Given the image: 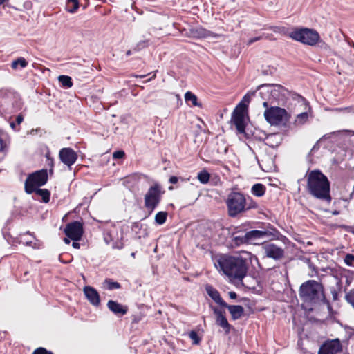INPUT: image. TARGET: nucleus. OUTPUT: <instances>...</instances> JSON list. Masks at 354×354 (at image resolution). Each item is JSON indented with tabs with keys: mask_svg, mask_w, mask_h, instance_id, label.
<instances>
[{
	"mask_svg": "<svg viewBox=\"0 0 354 354\" xmlns=\"http://www.w3.org/2000/svg\"><path fill=\"white\" fill-rule=\"evenodd\" d=\"M165 193L162 191L161 185L155 183L151 185L145 195V207L152 213L161 201L162 196Z\"/></svg>",
	"mask_w": 354,
	"mask_h": 354,
	"instance_id": "8",
	"label": "nucleus"
},
{
	"mask_svg": "<svg viewBox=\"0 0 354 354\" xmlns=\"http://www.w3.org/2000/svg\"><path fill=\"white\" fill-rule=\"evenodd\" d=\"M18 95L15 92L9 89H0V113L15 111L18 109Z\"/></svg>",
	"mask_w": 354,
	"mask_h": 354,
	"instance_id": "6",
	"label": "nucleus"
},
{
	"mask_svg": "<svg viewBox=\"0 0 354 354\" xmlns=\"http://www.w3.org/2000/svg\"><path fill=\"white\" fill-rule=\"evenodd\" d=\"M167 212H159L155 216V222L158 225H162L165 223L167 218Z\"/></svg>",
	"mask_w": 354,
	"mask_h": 354,
	"instance_id": "33",
	"label": "nucleus"
},
{
	"mask_svg": "<svg viewBox=\"0 0 354 354\" xmlns=\"http://www.w3.org/2000/svg\"><path fill=\"white\" fill-rule=\"evenodd\" d=\"M345 299L354 308V289L346 293Z\"/></svg>",
	"mask_w": 354,
	"mask_h": 354,
	"instance_id": "39",
	"label": "nucleus"
},
{
	"mask_svg": "<svg viewBox=\"0 0 354 354\" xmlns=\"http://www.w3.org/2000/svg\"><path fill=\"white\" fill-rule=\"evenodd\" d=\"M18 66H20L22 68H26L28 66V62L24 57H19L11 64L12 68L15 70L18 68Z\"/></svg>",
	"mask_w": 354,
	"mask_h": 354,
	"instance_id": "31",
	"label": "nucleus"
},
{
	"mask_svg": "<svg viewBox=\"0 0 354 354\" xmlns=\"http://www.w3.org/2000/svg\"><path fill=\"white\" fill-rule=\"evenodd\" d=\"M261 36H263V39H270V40H275L274 38H273V36L272 34H266V33H263L261 35Z\"/></svg>",
	"mask_w": 354,
	"mask_h": 354,
	"instance_id": "52",
	"label": "nucleus"
},
{
	"mask_svg": "<svg viewBox=\"0 0 354 354\" xmlns=\"http://www.w3.org/2000/svg\"><path fill=\"white\" fill-rule=\"evenodd\" d=\"M249 202H248L247 198H245V212L252 209H256L258 207V205L256 202H254L252 198L248 197Z\"/></svg>",
	"mask_w": 354,
	"mask_h": 354,
	"instance_id": "40",
	"label": "nucleus"
},
{
	"mask_svg": "<svg viewBox=\"0 0 354 354\" xmlns=\"http://www.w3.org/2000/svg\"><path fill=\"white\" fill-rule=\"evenodd\" d=\"M228 151V147H224V149H223V151H222L223 153L224 154H226Z\"/></svg>",
	"mask_w": 354,
	"mask_h": 354,
	"instance_id": "58",
	"label": "nucleus"
},
{
	"mask_svg": "<svg viewBox=\"0 0 354 354\" xmlns=\"http://www.w3.org/2000/svg\"><path fill=\"white\" fill-rule=\"evenodd\" d=\"M79 8L78 0H67L66 9L70 13H74Z\"/></svg>",
	"mask_w": 354,
	"mask_h": 354,
	"instance_id": "30",
	"label": "nucleus"
},
{
	"mask_svg": "<svg viewBox=\"0 0 354 354\" xmlns=\"http://www.w3.org/2000/svg\"><path fill=\"white\" fill-rule=\"evenodd\" d=\"M225 203L228 215L232 218L245 212V196L240 192H231L227 195Z\"/></svg>",
	"mask_w": 354,
	"mask_h": 354,
	"instance_id": "4",
	"label": "nucleus"
},
{
	"mask_svg": "<svg viewBox=\"0 0 354 354\" xmlns=\"http://www.w3.org/2000/svg\"><path fill=\"white\" fill-rule=\"evenodd\" d=\"M64 241L66 244H69V243H70V240H69L68 238H64Z\"/></svg>",
	"mask_w": 354,
	"mask_h": 354,
	"instance_id": "59",
	"label": "nucleus"
},
{
	"mask_svg": "<svg viewBox=\"0 0 354 354\" xmlns=\"http://www.w3.org/2000/svg\"><path fill=\"white\" fill-rule=\"evenodd\" d=\"M104 240L106 244H109L112 241L113 238L110 231H105L104 233Z\"/></svg>",
	"mask_w": 354,
	"mask_h": 354,
	"instance_id": "44",
	"label": "nucleus"
},
{
	"mask_svg": "<svg viewBox=\"0 0 354 354\" xmlns=\"http://www.w3.org/2000/svg\"><path fill=\"white\" fill-rule=\"evenodd\" d=\"M256 95H257V91H250V92L247 93L243 96V97L240 103H243L248 106L251 100L252 97H255Z\"/></svg>",
	"mask_w": 354,
	"mask_h": 354,
	"instance_id": "38",
	"label": "nucleus"
},
{
	"mask_svg": "<svg viewBox=\"0 0 354 354\" xmlns=\"http://www.w3.org/2000/svg\"><path fill=\"white\" fill-rule=\"evenodd\" d=\"M344 262L347 266H354V255L351 254H346L344 258Z\"/></svg>",
	"mask_w": 354,
	"mask_h": 354,
	"instance_id": "42",
	"label": "nucleus"
},
{
	"mask_svg": "<svg viewBox=\"0 0 354 354\" xmlns=\"http://www.w3.org/2000/svg\"><path fill=\"white\" fill-rule=\"evenodd\" d=\"M213 311L216 315V324L225 330V334H228L232 326L225 317V312L217 308H214Z\"/></svg>",
	"mask_w": 354,
	"mask_h": 354,
	"instance_id": "17",
	"label": "nucleus"
},
{
	"mask_svg": "<svg viewBox=\"0 0 354 354\" xmlns=\"http://www.w3.org/2000/svg\"><path fill=\"white\" fill-rule=\"evenodd\" d=\"M189 337L192 341V344L194 345L200 344L201 342V337L198 336V333L195 330H192L188 334Z\"/></svg>",
	"mask_w": 354,
	"mask_h": 354,
	"instance_id": "37",
	"label": "nucleus"
},
{
	"mask_svg": "<svg viewBox=\"0 0 354 354\" xmlns=\"http://www.w3.org/2000/svg\"><path fill=\"white\" fill-rule=\"evenodd\" d=\"M344 227L346 229L347 232L354 234V227L351 226H344Z\"/></svg>",
	"mask_w": 354,
	"mask_h": 354,
	"instance_id": "55",
	"label": "nucleus"
},
{
	"mask_svg": "<svg viewBox=\"0 0 354 354\" xmlns=\"http://www.w3.org/2000/svg\"><path fill=\"white\" fill-rule=\"evenodd\" d=\"M263 39V36H258V37H253V38H251L249 41H248V44L250 45L252 44H253L254 42L255 41H257L259 40H261V39Z\"/></svg>",
	"mask_w": 354,
	"mask_h": 354,
	"instance_id": "49",
	"label": "nucleus"
},
{
	"mask_svg": "<svg viewBox=\"0 0 354 354\" xmlns=\"http://www.w3.org/2000/svg\"><path fill=\"white\" fill-rule=\"evenodd\" d=\"M140 229L141 225L138 222H135L132 224L131 230L134 231L136 233H138Z\"/></svg>",
	"mask_w": 354,
	"mask_h": 354,
	"instance_id": "46",
	"label": "nucleus"
},
{
	"mask_svg": "<svg viewBox=\"0 0 354 354\" xmlns=\"http://www.w3.org/2000/svg\"><path fill=\"white\" fill-rule=\"evenodd\" d=\"M32 354H53V353L43 347H39L36 348Z\"/></svg>",
	"mask_w": 354,
	"mask_h": 354,
	"instance_id": "43",
	"label": "nucleus"
},
{
	"mask_svg": "<svg viewBox=\"0 0 354 354\" xmlns=\"http://www.w3.org/2000/svg\"><path fill=\"white\" fill-rule=\"evenodd\" d=\"M107 308L118 317H122L128 312V306L122 305L116 301L109 300L107 302Z\"/></svg>",
	"mask_w": 354,
	"mask_h": 354,
	"instance_id": "18",
	"label": "nucleus"
},
{
	"mask_svg": "<svg viewBox=\"0 0 354 354\" xmlns=\"http://www.w3.org/2000/svg\"><path fill=\"white\" fill-rule=\"evenodd\" d=\"M266 186L261 183H256L254 184L251 189V192L253 195L261 197L265 194L266 192Z\"/></svg>",
	"mask_w": 354,
	"mask_h": 354,
	"instance_id": "26",
	"label": "nucleus"
},
{
	"mask_svg": "<svg viewBox=\"0 0 354 354\" xmlns=\"http://www.w3.org/2000/svg\"><path fill=\"white\" fill-rule=\"evenodd\" d=\"M60 161L66 165L69 169L73 165L77 160V153L71 147H64L60 149L59 152Z\"/></svg>",
	"mask_w": 354,
	"mask_h": 354,
	"instance_id": "13",
	"label": "nucleus"
},
{
	"mask_svg": "<svg viewBox=\"0 0 354 354\" xmlns=\"http://www.w3.org/2000/svg\"><path fill=\"white\" fill-rule=\"evenodd\" d=\"M197 178L202 184H206L209 180L210 175L206 170L203 169L198 174Z\"/></svg>",
	"mask_w": 354,
	"mask_h": 354,
	"instance_id": "35",
	"label": "nucleus"
},
{
	"mask_svg": "<svg viewBox=\"0 0 354 354\" xmlns=\"http://www.w3.org/2000/svg\"><path fill=\"white\" fill-rule=\"evenodd\" d=\"M131 55V50H129L126 53L127 56H130Z\"/></svg>",
	"mask_w": 354,
	"mask_h": 354,
	"instance_id": "60",
	"label": "nucleus"
},
{
	"mask_svg": "<svg viewBox=\"0 0 354 354\" xmlns=\"http://www.w3.org/2000/svg\"><path fill=\"white\" fill-rule=\"evenodd\" d=\"M321 46H324L325 48L328 47L327 44H326L324 42H322V45Z\"/></svg>",
	"mask_w": 354,
	"mask_h": 354,
	"instance_id": "62",
	"label": "nucleus"
},
{
	"mask_svg": "<svg viewBox=\"0 0 354 354\" xmlns=\"http://www.w3.org/2000/svg\"><path fill=\"white\" fill-rule=\"evenodd\" d=\"M6 145L2 138V133L0 131V151H3L4 148L6 147Z\"/></svg>",
	"mask_w": 354,
	"mask_h": 354,
	"instance_id": "48",
	"label": "nucleus"
},
{
	"mask_svg": "<svg viewBox=\"0 0 354 354\" xmlns=\"http://www.w3.org/2000/svg\"><path fill=\"white\" fill-rule=\"evenodd\" d=\"M46 157L47 158L48 165L51 167V168L50 169V172H53V159L52 158H50V156L48 154L46 156Z\"/></svg>",
	"mask_w": 354,
	"mask_h": 354,
	"instance_id": "47",
	"label": "nucleus"
},
{
	"mask_svg": "<svg viewBox=\"0 0 354 354\" xmlns=\"http://www.w3.org/2000/svg\"><path fill=\"white\" fill-rule=\"evenodd\" d=\"M221 148H218V149H217V152H218V153H222V151H221Z\"/></svg>",
	"mask_w": 354,
	"mask_h": 354,
	"instance_id": "64",
	"label": "nucleus"
},
{
	"mask_svg": "<svg viewBox=\"0 0 354 354\" xmlns=\"http://www.w3.org/2000/svg\"><path fill=\"white\" fill-rule=\"evenodd\" d=\"M9 0H0V6L2 5L3 3H6V2H8Z\"/></svg>",
	"mask_w": 354,
	"mask_h": 354,
	"instance_id": "61",
	"label": "nucleus"
},
{
	"mask_svg": "<svg viewBox=\"0 0 354 354\" xmlns=\"http://www.w3.org/2000/svg\"><path fill=\"white\" fill-rule=\"evenodd\" d=\"M141 320V317L138 315L132 316V323L137 324Z\"/></svg>",
	"mask_w": 354,
	"mask_h": 354,
	"instance_id": "51",
	"label": "nucleus"
},
{
	"mask_svg": "<svg viewBox=\"0 0 354 354\" xmlns=\"http://www.w3.org/2000/svg\"><path fill=\"white\" fill-rule=\"evenodd\" d=\"M246 245L252 243L254 241L265 237H275L279 234L278 230L270 224H268L265 230H254L248 231L245 228Z\"/></svg>",
	"mask_w": 354,
	"mask_h": 354,
	"instance_id": "11",
	"label": "nucleus"
},
{
	"mask_svg": "<svg viewBox=\"0 0 354 354\" xmlns=\"http://www.w3.org/2000/svg\"><path fill=\"white\" fill-rule=\"evenodd\" d=\"M267 85L269 86L270 98L274 100H279L281 96H285L286 93L288 92L286 88L280 84H267Z\"/></svg>",
	"mask_w": 354,
	"mask_h": 354,
	"instance_id": "22",
	"label": "nucleus"
},
{
	"mask_svg": "<svg viewBox=\"0 0 354 354\" xmlns=\"http://www.w3.org/2000/svg\"><path fill=\"white\" fill-rule=\"evenodd\" d=\"M149 46V40H142L139 41L133 48L135 51H140V50L147 48Z\"/></svg>",
	"mask_w": 354,
	"mask_h": 354,
	"instance_id": "41",
	"label": "nucleus"
},
{
	"mask_svg": "<svg viewBox=\"0 0 354 354\" xmlns=\"http://www.w3.org/2000/svg\"><path fill=\"white\" fill-rule=\"evenodd\" d=\"M265 136H267L266 133H261V136H257V135H254V137L255 139L257 140H263L264 141V138H265Z\"/></svg>",
	"mask_w": 354,
	"mask_h": 354,
	"instance_id": "53",
	"label": "nucleus"
},
{
	"mask_svg": "<svg viewBox=\"0 0 354 354\" xmlns=\"http://www.w3.org/2000/svg\"><path fill=\"white\" fill-rule=\"evenodd\" d=\"M291 97L293 100L297 101L298 102H301L302 104H304L306 106V109L310 110L309 103L303 96L296 93H291Z\"/></svg>",
	"mask_w": 354,
	"mask_h": 354,
	"instance_id": "34",
	"label": "nucleus"
},
{
	"mask_svg": "<svg viewBox=\"0 0 354 354\" xmlns=\"http://www.w3.org/2000/svg\"><path fill=\"white\" fill-rule=\"evenodd\" d=\"M306 177L308 192L314 198L330 203L332 201L330 183L327 176L320 170L314 169L308 171Z\"/></svg>",
	"mask_w": 354,
	"mask_h": 354,
	"instance_id": "2",
	"label": "nucleus"
},
{
	"mask_svg": "<svg viewBox=\"0 0 354 354\" xmlns=\"http://www.w3.org/2000/svg\"><path fill=\"white\" fill-rule=\"evenodd\" d=\"M31 244H32V241H28L26 243V245H31Z\"/></svg>",
	"mask_w": 354,
	"mask_h": 354,
	"instance_id": "63",
	"label": "nucleus"
},
{
	"mask_svg": "<svg viewBox=\"0 0 354 354\" xmlns=\"http://www.w3.org/2000/svg\"><path fill=\"white\" fill-rule=\"evenodd\" d=\"M37 195L41 196L42 201L47 203L50 201V192L46 189L35 188V192Z\"/></svg>",
	"mask_w": 354,
	"mask_h": 354,
	"instance_id": "29",
	"label": "nucleus"
},
{
	"mask_svg": "<svg viewBox=\"0 0 354 354\" xmlns=\"http://www.w3.org/2000/svg\"><path fill=\"white\" fill-rule=\"evenodd\" d=\"M308 111L309 110L308 109L305 108V111L304 112L297 114L295 120V124L296 125H303L308 121Z\"/></svg>",
	"mask_w": 354,
	"mask_h": 354,
	"instance_id": "27",
	"label": "nucleus"
},
{
	"mask_svg": "<svg viewBox=\"0 0 354 354\" xmlns=\"http://www.w3.org/2000/svg\"><path fill=\"white\" fill-rule=\"evenodd\" d=\"M72 246L74 248H77V249H79L80 247V244L79 243H77V241H74L72 243Z\"/></svg>",
	"mask_w": 354,
	"mask_h": 354,
	"instance_id": "57",
	"label": "nucleus"
},
{
	"mask_svg": "<svg viewBox=\"0 0 354 354\" xmlns=\"http://www.w3.org/2000/svg\"><path fill=\"white\" fill-rule=\"evenodd\" d=\"M205 290L207 295L214 300L216 304L220 305L221 306H225L226 302L222 299L220 295L219 292L213 288L212 286H207L205 287Z\"/></svg>",
	"mask_w": 354,
	"mask_h": 354,
	"instance_id": "24",
	"label": "nucleus"
},
{
	"mask_svg": "<svg viewBox=\"0 0 354 354\" xmlns=\"http://www.w3.org/2000/svg\"><path fill=\"white\" fill-rule=\"evenodd\" d=\"M47 181V169H43L30 174L25 181V192L30 194L35 192V188L44 185Z\"/></svg>",
	"mask_w": 354,
	"mask_h": 354,
	"instance_id": "7",
	"label": "nucleus"
},
{
	"mask_svg": "<svg viewBox=\"0 0 354 354\" xmlns=\"http://www.w3.org/2000/svg\"><path fill=\"white\" fill-rule=\"evenodd\" d=\"M24 120V118L21 115H18L16 118V122L18 124H21Z\"/></svg>",
	"mask_w": 354,
	"mask_h": 354,
	"instance_id": "56",
	"label": "nucleus"
},
{
	"mask_svg": "<svg viewBox=\"0 0 354 354\" xmlns=\"http://www.w3.org/2000/svg\"><path fill=\"white\" fill-rule=\"evenodd\" d=\"M257 91V95H255V98L257 101L259 99L263 100V106L265 108L268 106V100L270 99V94L269 91V86L266 84H262L258 86Z\"/></svg>",
	"mask_w": 354,
	"mask_h": 354,
	"instance_id": "19",
	"label": "nucleus"
},
{
	"mask_svg": "<svg viewBox=\"0 0 354 354\" xmlns=\"http://www.w3.org/2000/svg\"><path fill=\"white\" fill-rule=\"evenodd\" d=\"M269 29L272 30L276 33H279L281 35H288L289 37L288 29L284 26H270Z\"/></svg>",
	"mask_w": 354,
	"mask_h": 354,
	"instance_id": "36",
	"label": "nucleus"
},
{
	"mask_svg": "<svg viewBox=\"0 0 354 354\" xmlns=\"http://www.w3.org/2000/svg\"><path fill=\"white\" fill-rule=\"evenodd\" d=\"M179 180V178L175 176H172L169 178V182L171 184H176Z\"/></svg>",
	"mask_w": 354,
	"mask_h": 354,
	"instance_id": "50",
	"label": "nucleus"
},
{
	"mask_svg": "<svg viewBox=\"0 0 354 354\" xmlns=\"http://www.w3.org/2000/svg\"><path fill=\"white\" fill-rule=\"evenodd\" d=\"M263 115L266 120L271 125H279L286 123L290 119L287 111L279 106H268Z\"/></svg>",
	"mask_w": 354,
	"mask_h": 354,
	"instance_id": "9",
	"label": "nucleus"
},
{
	"mask_svg": "<svg viewBox=\"0 0 354 354\" xmlns=\"http://www.w3.org/2000/svg\"><path fill=\"white\" fill-rule=\"evenodd\" d=\"M64 232L68 238L78 241L84 233L83 225L79 221L71 222L66 224Z\"/></svg>",
	"mask_w": 354,
	"mask_h": 354,
	"instance_id": "12",
	"label": "nucleus"
},
{
	"mask_svg": "<svg viewBox=\"0 0 354 354\" xmlns=\"http://www.w3.org/2000/svg\"><path fill=\"white\" fill-rule=\"evenodd\" d=\"M282 140V135L280 133H270L264 138L265 144L272 148L278 147Z\"/></svg>",
	"mask_w": 354,
	"mask_h": 354,
	"instance_id": "21",
	"label": "nucleus"
},
{
	"mask_svg": "<svg viewBox=\"0 0 354 354\" xmlns=\"http://www.w3.org/2000/svg\"><path fill=\"white\" fill-rule=\"evenodd\" d=\"M104 286L106 289L109 290H113L121 288V284L117 281H114L111 278H106L104 281Z\"/></svg>",
	"mask_w": 354,
	"mask_h": 354,
	"instance_id": "28",
	"label": "nucleus"
},
{
	"mask_svg": "<svg viewBox=\"0 0 354 354\" xmlns=\"http://www.w3.org/2000/svg\"><path fill=\"white\" fill-rule=\"evenodd\" d=\"M258 263V258L247 251H242L236 255L223 254L217 260L216 266L229 278L242 281L247 275L250 265L253 261Z\"/></svg>",
	"mask_w": 354,
	"mask_h": 354,
	"instance_id": "1",
	"label": "nucleus"
},
{
	"mask_svg": "<svg viewBox=\"0 0 354 354\" xmlns=\"http://www.w3.org/2000/svg\"><path fill=\"white\" fill-rule=\"evenodd\" d=\"M245 228L244 226H238L231 233V245L232 247H239L246 245Z\"/></svg>",
	"mask_w": 354,
	"mask_h": 354,
	"instance_id": "14",
	"label": "nucleus"
},
{
	"mask_svg": "<svg viewBox=\"0 0 354 354\" xmlns=\"http://www.w3.org/2000/svg\"><path fill=\"white\" fill-rule=\"evenodd\" d=\"M125 156V153L124 151L122 150H118V151H115L113 153V158L114 159H120V158H124Z\"/></svg>",
	"mask_w": 354,
	"mask_h": 354,
	"instance_id": "45",
	"label": "nucleus"
},
{
	"mask_svg": "<svg viewBox=\"0 0 354 354\" xmlns=\"http://www.w3.org/2000/svg\"><path fill=\"white\" fill-rule=\"evenodd\" d=\"M247 113V105L239 103L232 113L231 121L235 125L239 133H245V116Z\"/></svg>",
	"mask_w": 354,
	"mask_h": 354,
	"instance_id": "10",
	"label": "nucleus"
},
{
	"mask_svg": "<svg viewBox=\"0 0 354 354\" xmlns=\"http://www.w3.org/2000/svg\"><path fill=\"white\" fill-rule=\"evenodd\" d=\"M228 295L231 299H236L237 298V294L235 292H229Z\"/></svg>",
	"mask_w": 354,
	"mask_h": 354,
	"instance_id": "54",
	"label": "nucleus"
},
{
	"mask_svg": "<svg viewBox=\"0 0 354 354\" xmlns=\"http://www.w3.org/2000/svg\"><path fill=\"white\" fill-rule=\"evenodd\" d=\"M299 296L302 301L310 305L323 303L330 306L324 295L323 285L315 280H308L299 287Z\"/></svg>",
	"mask_w": 354,
	"mask_h": 354,
	"instance_id": "3",
	"label": "nucleus"
},
{
	"mask_svg": "<svg viewBox=\"0 0 354 354\" xmlns=\"http://www.w3.org/2000/svg\"><path fill=\"white\" fill-rule=\"evenodd\" d=\"M185 100L189 104L191 102L193 106L201 107L202 104L198 102V98L195 94L191 91H187L185 94Z\"/></svg>",
	"mask_w": 354,
	"mask_h": 354,
	"instance_id": "25",
	"label": "nucleus"
},
{
	"mask_svg": "<svg viewBox=\"0 0 354 354\" xmlns=\"http://www.w3.org/2000/svg\"><path fill=\"white\" fill-rule=\"evenodd\" d=\"M84 293L88 301L95 306L100 304V295L97 291L91 286H85Z\"/></svg>",
	"mask_w": 354,
	"mask_h": 354,
	"instance_id": "20",
	"label": "nucleus"
},
{
	"mask_svg": "<svg viewBox=\"0 0 354 354\" xmlns=\"http://www.w3.org/2000/svg\"><path fill=\"white\" fill-rule=\"evenodd\" d=\"M222 307L228 309L233 320L240 319L244 314V308L241 305H229L226 303V305Z\"/></svg>",
	"mask_w": 354,
	"mask_h": 354,
	"instance_id": "23",
	"label": "nucleus"
},
{
	"mask_svg": "<svg viewBox=\"0 0 354 354\" xmlns=\"http://www.w3.org/2000/svg\"><path fill=\"white\" fill-rule=\"evenodd\" d=\"M263 248L266 256L274 260H279L284 256L283 249L275 244L268 243Z\"/></svg>",
	"mask_w": 354,
	"mask_h": 354,
	"instance_id": "16",
	"label": "nucleus"
},
{
	"mask_svg": "<svg viewBox=\"0 0 354 354\" xmlns=\"http://www.w3.org/2000/svg\"><path fill=\"white\" fill-rule=\"evenodd\" d=\"M289 37L310 46H315L320 40L318 32L308 28H295L289 33Z\"/></svg>",
	"mask_w": 354,
	"mask_h": 354,
	"instance_id": "5",
	"label": "nucleus"
},
{
	"mask_svg": "<svg viewBox=\"0 0 354 354\" xmlns=\"http://www.w3.org/2000/svg\"><path fill=\"white\" fill-rule=\"evenodd\" d=\"M58 80L59 83L64 88H71L73 86L72 79L69 76L59 75Z\"/></svg>",
	"mask_w": 354,
	"mask_h": 354,
	"instance_id": "32",
	"label": "nucleus"
},
{
	"mask_svg": "<svg viewBox=\"0 0 354 354\" xmlns=\"http://www.w3.org/2000/svg\"><path fill=\"white\" fill-rule=\"evenodd\" d=\"M342 351V345L338 339L326 342L319 348L318 354H337Z\"/></svg>",
	"mask_w": 354,
	"mask_h": 354,
	"instance_id": "15",
	"label": "nucleus"
}]
</instances>
